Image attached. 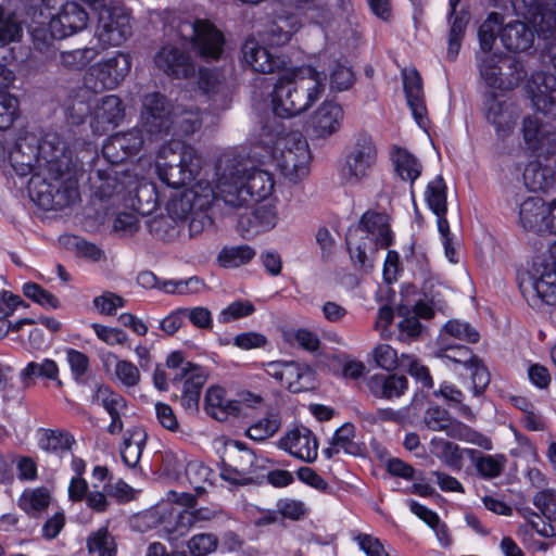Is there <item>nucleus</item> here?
I'll return each mask as SVG.
<instances>
[{
	"mask_svg": "<svg viewBox=\"0 0 556 556\" xmlns=\"http://www.w3.org/2000/svg\"><path fill=\"white\" fill-rule=\"evenodd\" d=\"M88 14L77 2L64 3L49 22L50 37L63 39L86 28Z\"/></svg>",
	"mask_w": 556,
	"mask_h": 556,
	"instance_id": "28",
	"label": "nucleus"
},
{
	"mask_svg": "<svg viewBox=\"0 0 556 556\" xmlns=\"http://www.w3.org/2000/svg\"><path fill=\"white\" fill-rule=\"evenodd\" d=\"M464 452L478 475L485 480L500 477L505 469L507 457L504 454H483L475 448H464Z\"/></svg>",
	"mask_w": 556,
	"mask_h": 556,
	"instance_id": "40",
	"label": "nucleus"
},
{
	"mask_svg": "<svg viewBox=\"0 0 556 556\" xmlns=\"http://www.w3.org/2000/svg\"><path fill=\"white\" fill-rule=\"evenodd\" d=\"M255 256V251L249 245L224 248L218 255L222 266L231 268L249 263Z\"/></svg>",
	"mask_w": 556,
	"mask_h": 556,
	"instance_id": "61",
	"label": "nucleus"
},
{
	"mask_svg": "<svg viewBox=\"0 0 556 556\" xmlns=\"http://www.w3.org/2000/svg\"><path fill=\"white\" fill-rule=\"evenodd\" d=\"M105 161L97 164L89 174L90 191L106 207L123 204L127 191L128 170Z\"/></svg>",
	"mask_w": 556,
	"mask_h": 556,
	"instance_id": "10",
	"label": "nucleus"
},
{
	"mask_svg": "<svg viewBox=\"0 0 556 556\" xmlns=\"http://www.w3.org/2000/svg\"><path fill=\"white\" fill-rule=\"evenodd\" d=\"M459 2L460 0H448L447 56L452 60H454L459 52L470 20V14L467 10H457Z\"/></svg>",
	"mask_w": 556,
	"mask_h": 556,
	"instance_id": "34",
	"label": "nucleus"
},
{
	"mask_svg": "<svg viewBox=\"0 0 556 556\" xmlns=\"http://www.w3.org/2000/svg\"><path fill=\"white\" fill-rule=\"evenodd\" d=\"M125 116L126 106L122 98L117 94H106L93 103L89 126L93 135L102 136L118 127Z\"/></svg>",
	"mask_w": 556,
	"mask_h": 556,
	"instance_id": "21",
	"label": "nucleus"
},
{
	"mask_svg": "<svg viewBox=\"0 0 556 556\" xmlns=\"http://www.w3.org/2000/svg\"><path fill=\"white\" fill-rule=\"evenodd\" d=\"M191 42L194 51L205 60H217L224 51V34L207 20H195Z\"/></svg>",
	"mask_w": 556,
	"mask_h": 556,
	"instance_id": "26",
	"label": "nucleus"
},
{
	"mask_svg": "<svg viewBox=\"0 0 556 556\" xmlns=\"http://www.w3.org/2000/svg\"><path fill=\"white\" fill-rule=\"evenodd\" d=\"M251 156L262 164L273 163L290 182L296 184L309 173L311 152L307 140L300 132L281 135L268 126L262 128Z\"/></svg>",
	"mask_w": 556,
	"mask_h": 556,
	"instance_id": "2",
	"label": "nucleus"
},
{
	"mask_svg": "<svg viewBox=\"0 0 556 556\" xmlns=\"http://www.w3.org/2000/svg\"><path fill=\"white\" fill-rule=\"evenodd\" d=\"M34 378L48 380L59 379V366L51 358H43L40 362H29L20 372V379L25 387H29Z\"/></svg>",
	"mask_w": 556,
	"mask_h": 556,
	"instance_id": "48",
	"label": "nucleus"
},
{
	"mask_svg": "<svg viewBox=\"0 0 556 556\" xmlns=\"http://www.w3.org/2000/svg\"><path fill=\"white\" fill-rule=\"evenodd\" d=\"M131 35L130 17L121 8L103 7L99 11L96 37L102 49L118 47Z\"/></svg>",
	"mask_w": 556,
	"mask_h": 556,
	"instance_id": "19",
	"label": "nucleus"
},
{
	"mask_svg": "<svg viewBox=\"0 0 556 556\" xmlns=\"http://www.w3.org/2000/svg\"><path fill=\"white\" fill-rule=\"evenodd\" d=\"M278 448L305 463H314L318 456V441L304 426L289 429L277 442Z\"/></svg>",
	"mask_w": 556,
	"mask_h": 556,
	"instance_id": "25",
	"label": "nucleus"
},
{
	"mask_svg": "<svg viewBox=\"0 0 556 556\" xmlns=\"http://www.w3.org/2000/svg\"><path fill=\"white\" fill-rule=\"evenodd\" d=\"M8 161L39 207L62 210L78 198L79 162L59 136L47 135L39 143L21 138Z\"/></svg>",
	"mask_w": 556,
	"mask_h": 556,
	"instance_id": "1",
	"label": "nucleus"
},
{
	"mask_svg": "<svg viewBox=\"0 0 556 556\" xmlns=\"http://www.w3.org/2000/svg\"><path fill=\"white\" fill-rule=\"evenodd\" d=\"M92 402L101 405L109 415L125 413L127 409L126 399L105 384H100L96 388Z\"/></svg>",
	"mask_w": 556,
	"mask_h": 556,
	"instance_id": "52",
	"label": "nucleus"
},
{
	"mask_svg": "<svg viewBox=\"0 0 556 556\" xmlns=\"http://www.w3.org/2000/svg\"><path fill=\"white\" fill-rule=\"evenodd\" d=\"M281 420L278 414H267L253 422L247 430V435L253 441H264L274 437L280 429Z\"/></svg>",
	"mask_w": 556,
	"mask_h": 556,
	"instance_id": "56",
	"label": "nucleus"
},
{
	"mask_svg": "<svg viewBox=\"0 0 556 556\" xmlns=\"http://www.w3.org/2000/svg\"><path fill=\"white\" fill-rule=\"evenodd\" d=\"M37 444L43 452L63 458L72 452L76 440L67 430L40 428L37 431Z\"/></svg>",
	"mask_w": 556,
	"mask_h": 556,
	"instance_id": "35",
	"label": "nucleus"
},
{
	"mask_svg": "<svg viewBox=\"0 0 556 556\" xmlns=\"http://www.w3.org/2000/svg\"><path fill=\"white\" fill-rule=\"evenodd\" d=\"M100 51L94 47H86L61 53V63L68 70L78 71L93 61Z\"/></svg>",
	"mask_w": 556,
	"mask_h": 556,
	"instance_id": "60",
	"label": "nucleus"
},
{
	"mask_svg": "<svg viewBox=\"0 0 556 556\" xmlns=\"http://www.w3.org/2000/svg\"><path fill=\"white\" fill-rule=\"evenodd\" d=\"M326 80L327 74L311 64L286 72L271 91L273 112L292 117L307 111L324 94Z\"/></svg>",
	"mask_w": 556,
	"mask_h": 556,
	"instance_id": "3",
	"label": "nucleus"
},
{
	"mask_svg": "<svg viewBox=\"0 0 556 556\" xmlns=\"http://www.w3.org/2000/svg\"><path fill=\"white\" fill-rule=\"evenodd\" d=\"M343 119V108L333 100H325L312 113L308 128L315 138L327 139L341 129Z\"/></svg>",
	"mask_w": 556,
	"mask_h": 556,
	"instance_id": "27",
	"label": "nucleus"
},
{
	"mask_svg": "<svg viewBox=\"0 0 556 556\" xmlns=\"http://www.w3.org/2000/svg\"><path fill=\"white\" fill-rule=\"evenodd\" d=\"M204 288L203 281L192 276L187 279H165L160 281L159 290L166 294H193L199 293Z\"/></svg>",
	"mask_w": 556,
	"mask_h": 556,
	"instance_id": "57",
	"label": "nucleus"
},
{
	"mask_svg": "<svg viewBox=\"0 0 556 556\" xmlns=\"http://www.w3.org/2000/svg\"><path fill=\"white\" fill-rule=\"evenodd\" d=\"M448 337L468 343H476L480 339L479 332L468 323L458 319L448 320L439 337V344L448 343Z\"/></svg>",
	"mask_w": 556,
	"mask_h": 556,
	"instance_id": "53",
	"label": "nucleus"
},
{
	"mask_svg": "<svg viewBox=\"0 0 556 556\" xmlns=\"http://www.w3.org/2000/svg\"><path fill=\"white\" fill-rule=\"evenodd\" d=\"M159 70L174 78H188L195 67L190 54L175 45H165L154 56Z\"/></svg>",
	"mask_w": 556,
	"mask_h": 556,
	"instance_id": "30",
	"label": "nucleus"
},
{
	"mask_svg": "<svg viewBox=\"0 0 556 556\" xmlns=\"http://www.w3.org/2000/svg\"><path fill=\"white\" fill-rule=\"evenodd\" d=\"M198 85L202 94L213 101L215 110L227 108L230 91L223 74L216 70L200 68Z\"/></svg>",
	"mask_w": 556,
	"mask_h": 556,
	"instance_id": "33",
	"label": "nucleus"
},
{
	"mask_svg": "<svg viewBox=\"0 0 556 556\" xmlns=\"http://www.w3.org/2000/svg\"><path fill=\"white\" fill-rule=\"evenodd\" d=\"M516 16L525 22L515 21L502 27L500 38L503 46L511 52H526L533 47L534 35L547 37L556 29V3L548 0H510Z\"/></svg>",
	"mask_w": 556,
	"mask_h": 556,
	"instance_id": "4",
	"label": "nucleus"
},
{
	"mask_svg": "<svg viewBox=\"0 0 556 556\" xmlns=\"http://www.w3.org/2000/svg\"><path fill=\"white\" fill-rule=\"evenodd\" d=\"M393 243L389 216L386 213L368 211L363 214L359 225L346 233V247L354 264L368 266L369 254L388 249Z\"/></svg>",
	"mask_w": 556,
	"mask_h": 556,
	"instance_id": "6",
	"label": "nucleus"
},
{
	"mask_svg": "<svg viewBox=\"0 0 556 556\" xmlns=\"http://www.w3.org/2000/svg\"><path fill=\"white\" fill-rule=\"evenodd\" d=\"M523 181L530 191H547L555 184L553 170L538 161L530 162L523 170Z\"/></svg>",
	"mask_w": 556,
	"mask_h": 556,
	"instance_id": "46",
	"label": "nucleus"
},
{
	"mask_svg": "<svg viewBox=\"0 0 556 556\" xmlns=\"http://www.w3.org/2000/svg\"><path fill=\"white\" fill-rule=\"evenodd\" d=\"M51 492L46 486L27 488L17 500L18 507L31 517L40 516L50 505Z\"/></svg>",
	"mask_w": 556,
	"mask_h": 556,
	"instance_id": "45",
	"label": "nucleus"
},
{
	"mask_svg": "<svg viewBox=\"0 0 556 556\" xmlns=\"http://www.w3.org/2000/svg\"><path fill=\"white\" fill-rule=\"evenodd\" d=\"M241 51L244 64L254 72L270 74L285 66V61L280 56L273 54L254 38L247 39Z\"/></svg>",
	"mask_w": 556,
	"mask_h": 556,
	"instance_id": "31",
	"label": "nucleus"
},
{
	"mask_svg": "<svg viewBox=\"0 0 556 556\" xmlns=\"http://www.w3.org/2000/svg\"><path fill=\"white\" fill-rule=\"evenodd\" d=\"M526 92L532 105L543 113L556 111V75L534 73L526 83Z\"/></svg>",
	"mask_w": 556,
	"mask_h": 556,
	"instance_id": "29",
	"label": "nucleus"
},
{
	"mask_svg": "<svg viewBox=\"0 0 556 556\" xmlns=\"http://www.w3.org/2000/svg\"><path fill=\"white\" fill-rule=\"evenodd\" d=\"M403 88L407 104L417 125L424 130L429 126L422 80L416 70L404 72Z\"/></svg>",
	"mask_w": 556,
	"mask_h": 556,
	"instance_id": "32",
	"label": "nucleus"
},
{
	"mask_svg": "<svg viewBox=\"0 0 556 556\" xmlns=\"http://www.w3.org/2000/svg\"><path fill=\"white\" fill-rule=\"evenodd\" d=\"M256 466V457L252 451L245 452V464H224L220 469V477L229 482L242 484L248 480Z\"/></svg>",
	"mask_w": 556,
	"mask_h": 556,
	"instance_id": "54",
	"label": "nucleus"
},
{
	"mask_svg": "<svg viewBox=\"0 0 556 556\" xmlns=\"http://www.w3.org/2000/svg\"><path fill=\"white\" fill-rule=\"evenodd\" d=\"M244 178L252 201H261L270 197L274 192L275 180L273 174L267 170L252 167H243Z\"/></svg>",
	"mask_w": 556,
	"mask_h": 556,
	"instance_id": "43",
	"label": "nucleus"
},
{
	"mask_svg": "<svg viewBox=\"0 0 556 556\" xmlns=\"http://www.w3.org/2000/svg\"><path fill=\"white\" fill-rule=\"evenodd\" d=\"M522 292L529 289L542 302L548 305L556 304V258L551 255V247L546 254L534 258L527 281L520 285Z\"/></svg>",
	"mask_w": 556,
	"mask_h": 556,
	"instance_id": "17",
	"label": "nucleus"
},
{
	"mask_svg": "<svg viewBox=\"0 0 556 556\" xmlns=\"http://www.w3.org/2000/svg\"><path fill=\"white\" fill-rule=\"evenodd\" d=\"M176 223L177 222L169 215H159L147 220V228L156 239L170 241L179 233Z\"/></svg>",
	"mask_w": 556,
	"mask_h": 556,
	"instance_id": "58",
	"label": "nucleus"
},
{
	"mask_svg": "<svg viewBox=\"0 0 556 556\" xmlns=\"http://www.w3.org/2000/svg\"><path fill=\"white\" fill-rule=\"evenodd\" d=\"M87 547L93 556H115L116 554L114 539L106 528L92 533L87 541Z\"/></svg>",
	"mask_w": 556,
	"mask_h": 556,
	"instance_id": "62",
	"label": "nucleus"
},
{
	"mask_svg": "<svg viewBox=\"0 0 556 556\" xmlns=\"http://www.w3.org/2000/svg\"><path fill=\"white\" fill-rule=\"evenodd\" d=\"M168 502L160 507L159 522L172 539H177L185 535L197 520L189 509L195 504V497L187 492H169Z\"/></svg>",
	"mask_w": 556,
	"mask_h": 556,
	"instance_id": "14",
	"label": "nucleus"
},
{
	"mask_svg": "<svg viewBox=\"0 0 556 556\" xmlns=\"http://www.w3.org/2000/svg\"><path fill=\"white\" fill-rule=\"evenodd\" d=\"M299 28L300 21L295 15L278 16L265 26L260 36L267 45L281 47L290 41Z\"/></svg>",
	"mask_w": 556,
	"mask_h": 556,
	"instance_id": "38",
	"label": "nucleus"
},
{
	"mask_svg": "<svg viewBox=\"0 0 556 556\" xmlns=\"http://www.w3.org/2000/svg\"><path fill=\"white\" fill-rule=\"evenodd\" d=\"M484 116L494 127L498 140H505L514 134L519 117L518 106L509 99L486 92L483 102Z\"/></svg>",
	"mask_w": 556,
	"mask_h": 556,
	"instance_id": "18",
	"label": "nucleus"
},
{
	"mask_svg": "<svg viewBox=\"0 0 556 556\" xmlns=\"http://www.w3.org/2000/svg\"><path fill=\"white\" fill-rule=\"evenodd\" d=\"M160 204V198L154 182L138 179L136 176H127V191L123 202L141 216L151 215Z\"/></svg>",
	"mask_w": 556,
	"mask_h": 556,
	"instance_id": "24",
	"label": "nucleus"
},
{
	"mask_svg": "<svg viewBox=\"0 0 556 556\" xmlns=\"http://www.w3.org/2000/svg\"><path fill=\"white\" fill-rule=\"evenodd\" d=\"M204 409L216 420L224 421L230 415L240 413V402L226 397V391L219 386L210 387L204 397Z\"/></svg>",
	"mask_w": 556,
	"mask_h": 556,
	"instance_id": "37",
	"label": "nucleus"
},
{
	"mask_svg": "<svg viewBox=\"0 0 556 556\" xmlns=\"http://www.w3.org/2000/svg\"><path fill=\"white\" fill-rule=\"evenodd\" d=\"M548 204L542 198L530 197L520 204L519 222L522 228L534 232H546Z\"/></svg>",
	"mask_w": 556,
	"mask_h": 556,
	"instance_id": "36",
	"label": "nucleus"
},
{
	"mask_svg": "<svg viewBox=\"0 0 556 556\" xmlns=\"http://www.w3.org/2000/svg\"><path fill=\"white\" fill-rule=\"evenodd\" d=\"M503 17L497 12H491L486 20L480 25L478 30L481 52L478 54H492L491 51L495 43L497 35L501 33Z\"/></svg>",
	"mask_w": 556,
	"mask_h": 556,
	"instance_id": "51",
	"label": "nucleus"
},
{
	"mask_svg": "<svg viewBox=\"0 0 556 556\" xmlns=\"http://www.w3.org/2000/svg\"><path fill=\"white\" fill-rule=\"evenodd\" d=\"M213 201V187L208 181L200 180L179 197L172 198L166 205V211L176 222L184 220L197 210H208Z\"/></svg>",
	"mask_w": 556,
	"mask_h": 556,
	"instance_id": "20",
	"label": "nucleus"
},
{
	"mask_svg": "<svg viewBox=\"0 0 556 556\" xmlns=\"http://www.w3.org/2000/svg\"><path fill=\"white\" fill-rule=\"evenodd\" d=\"M172 121L173 131H170L169 136H189L200 129L202 125V114L199 110L191 106L176 103L172 109Z\"/></svg>",
	"mask_w": 556,
	"mask_h": 556,
	"instance_id": "41",
	"label": "nucleus"
},
{
	"mask_svg": "<svg viewBox=\"0 0 556 556\" xmlns=\"http://www.w3.org/2000/svg\"><path fill=\"white\" fill-rule=\"evenodd\" d=\"M252 217L253 227L256 231H269L279 222L277 205L271 202L260 204L254 208Z\"/></svg>",
	"mask_w": 556,
	"mask_h": 556,
	"instance_id": "59",
	"label": "nucleus"
},
{
	"mask_svg": "<svg viewBox=\"0 0 556 556\" xmlns=\"http://www.w3.org/2000/svg\"><path fill=\"white\" fill-rule=\"evenodd\" d=\"M430 451L447 467L454 470L462 468L465 452L457 444L435 437L430 441Z\"/></svg>",
	"mask_w": 556,
	"mask_h": 556,
	"instance_id": "47",
	"label": "nucleus"
},
{
	"mask_svg": "<svg viewBox=\"0 0 556 556\" xmlns=\"http://www.w3.org/2000/svg\"><path fill=\"white\" fill-rule=\"evenodd\" d=\"M424 422L432 431H445L452 438L477 445L485 451L493 448L491 438L454 419L450 412L439 405H430L424 415Z\"/></svg>",
	"mask_w": 556,
	"mask_h": 556,
	"instance_id": "13",
	"label": "nucleus"
},
{
	"mask_svg": "<svg viewBox=\"0 0 556 556\" xmlns=\"http://www.w3.org/2000/svg\"><path fill=\"white\" fill-rule=\"evenodd\" d=\"M92 105L88 101V91L79 89L71 96L65 104V115L70 123L79 125L87 116L90 117Z\"/></svg>",
	"mask_w": 556,
	"mask_h": 556,
	"instance_id": "50",
	"label": "nucleus"
},
{
	"mask_svg": "<svg viewBox=\"0 0 556 556\" xmlns=\"http://www.w3.org/2000/svg\"><path fill=\"white\" fill-rule=\"evenodd\" d=\"M378 163V147L367 131L356 132L344 151L340 175L344 184L356 186L370 177Z\"/></svg>",
	"mask_w": 556,
	"mask_h": 556,
	"instance_id": "8",
	"label": "nucleus"
},
{
	"mask_svg": "<svg viewBox=\"0 0 556 556\" xmlns=\"http://www.w3.org/2000/svg\"><path fill=\"white\" fill-rule=\"evenodd\" d=\"M506 61L508 60L501 54H477L480 76L490 88L509 91L518 87L526 77L523 64L516 59L509 60V72L503 74L500 63Z\"/></svg>",
	"mask_w": 556,
	"mask_h": 556,
	"instance_id": "15",
	"label": "nucleus"
},
{
	"mask_svg": "<svg viewBox=\"0 0 556 556\" xmlns=\"http://www.w3.org/2000/svg\"><path fill=\"white\" fill-rule=\"evenodd\" d=\"M366 386L374 396L392 400L405 393L408 380L405 376L375 374L367 379Z\"/></svg>",
	"mask_w": 556,
	"mask_h": 556,
	"instance_id": "39",
	"label": "nucleus"
},
{
	"mask_svg": "<svg viewBox=\"0 0 556 556\" xmlns=\"http://www.w3.org/2000/svg\"><path fill=\"white\" fill-rule=\"evenodd\" d=\"M173 104L157 91L146 93L141 100L139 115V128L146 134L147 139L159 140L173 131L172 121Z\"/></svg>",
	"mask_w": 556,
	"mask_h": 556,
	"instance_id": "11",
	"label": "nucleus"
},
{
	"mask_svg": "<svg viewBox=\"0 0 556 556\" xmlns=\"http://www.w3.org/2000/svg\"><path fill=\"white\" fill-rule=\"evenodd\" d=\"M216 177L214 200L220 199L232 208L247 207L251 203L243 166L233 150H227L220 155L216 164Z\"/></svg>",
	"mask_w": 556,
	"mask_h": 556,
	"instance_id": "7",
	"label": "nucleus"
},
{
	"mask_svg": "<svg viewBox=\"0 0 556 556\" xmlns=\"http://www.w3.org/2000/svg\"><path fill=\"white\" fill-rule=\"evenodd\" d=\"M328 77L330 90L336 92L349 90L355 80L352 68L337 60L329 63Z\"/></svg>",
	"mask_w": 556,
	"mask_h": 556,
	"instance_id": "55",
	"label": "nucleus"
},
{
	"mask_svg": "<svg viewBox=\"0 0 556 556\" xmlns=\"http://www.w3.org/2000/svg\"><path fill=\"white\" fill-rule=\"evenodd\" d=\"M202 166L203 157L199 151L180 140H168L156 152L155 173L163 184L174 189L193 181Z\"/></svg>",
	"mask_w": 556,
	"mask_h": 556,
	"instance_id": "5",
	"label": "nucleus"
},
{
	"mask_svg": "<svg viewBox=\"0 0 556 556\" xmlns=\"http://www.w3.org/2000/svg\"><path fill=\"white\" fill-rule=\"evenodd\" d=\"M441 346V357L447 366L458 374H469L471 378V390L473 395L483 394L490 383V374L481 359L473 355L470 349L464 345H452L444 343Z\"/></svg>",
	"mask_w": 556,
	"mask_h": 556,
	"instance_id": "12",
	"label": "nucleus"
},
{
	"mask_svg": "<svg viewBox=\"0 0 556 556\" xmlns=\"http://www.w3.org/2000/svg\"><path fill=\"white\" fill-rule=\"evenodd\" d=\"M132 58L129 52L115 51L90 65L84 76V86L96 92L118 88L129 75Z\"/></svg>",
	"mask_w": 556,
	"mask_h": 556,
	"instance_id": "9",
	"label": "nucleus"
},
{
	"mask_svg": "<svg viewBox=\"0 0 556 556\" xmlns=\"http://www.w3.org/2000/svg\"><path fill=\"white\" fill-rule=\"evenodd\" d=\"M142 129L135 126L126 131H118L110 136L103 143L102 154L106 162L122 166V164L137 155L146 143Z\"/></svg>",
	"mask_w": 556,
	"mask_h": 556,
	"instance_id": "22",
	"label": "nucleus"
},
{
	"mask_svg": "<svg viewBox=\"0 0 556 556\" xmlns=\"http://www.w3.org/2000/svg\"><path fill=\"white\" fill-rule=\"evenodd\" d=\"M8 89L0 87V130L10 128L18 116V100Z\"/></svg>",
	"mask_w": 556,
	"mask_h": 556,
	"instance_id": "63",
	"label": "nucleus"
},
{
	"mask_svg": "<svg viewBox=\"0 0 556 556\" xmlns=\"http://www.w3.org/2000/svg\"><path fill=\"white\" fill-rule=\"evenodd\" d=\"M264 371L293 393L314 387V372L296 362L274 361L262 364Z\"/></svg>",
	"mask_w": 556,
	"mask_h": 556,
	"instance_id": "23",
	"label": "nucleus"
},
{
	"mask_svg": "<svg viewBox=\"0 0 556 556\" xmlns=\"http://www.w3.org/2000/svg\"><path fill=\"white\" fill-rule=\"evenodd\" d=\"M283 339L290 344H296L308 352H316L319 349L320 340L318 336L308 329L298 328L283 331Z\"/></svg>",
	"mask_w": 556,
	"mask_h": 556,
	"instance_id": "64",
	"label": "nucleus"
},
{
	"mask_svg": "<svg viewBox=\"0 0 556 556\" xmlns=\"http://www.w3.org/2000/svg\"><path fill=\"white\" fill-rule=\"evenodd\" d=\"M390 157L401 179L409 181L413 186L422 172L419 160L408 150L396 146L391 149Z\"/></svg>",
	"mask_w": 556,
	"mask_h": 556,
	"instance_id": "42",
	"label": "nucleus"
},
{
	"mask_svg": "<svg viewBox=\"0 0 556 556\" xmlns=\"http://www.w3.org/2000/svg\"><path fill=\"white\" fill-rule=\"evenodd\" d=\"M520 134L525 149L535 157L556 154V125L528 114L522 118Z\"/></svg>",
	"mask_w": 556,
	"mask_h": 556,
	"instance_id": "16",
	"label": "nucleus"
},
{
	"mask_svg": "<svg viewBox=\"0 0 556 556\" xmlns=\"http://www.w3.org/2000/svg\"><path fill=\"white\" fill-rule=\"evenodd\" d=\"M182 379L185 381L180 396V404L185 410L192 414L199 409L200 396L202 388L206 382V375L203 368L195 369V371Z\"/></svg>",
	"mask_w": 556,
	"mask_h": 556,
	"instance_id": "44",
	"label": "nucleus"
},
{
	"mask_svg": "<svg viewBox=\"0 0 556 556\" xmlns=\"http://www.w3.org/2000/svg\"><path fill=\"white\" fill-rule=\"evenodd\" d=\"M446 193L447 187L441 175H438L428 182L424 197L433 214L442 215L447 213Z\"/></svg>",
	"mask_w": 556,
	"mask_h": 556,
	"instance_id": "49",
	"label": "nucleus"
}]
</instances>
